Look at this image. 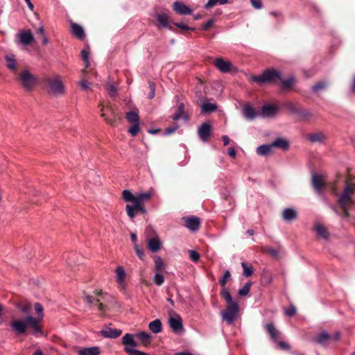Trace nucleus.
<instances>
[{"instance_id": "obj_41", "label": "nucleus", "mask_w": 355, "mask_h": 355, "mask_svg": "<svg viewBox=\"0 0 355 355\" xmlns=\"http://www.w3.org/2000/svg\"><path fill=\"white\" fill-rule=\"evenodd\" d=\"M88 178L87 181L94 183L95 185H99L101 183L100 175L93 171L89 173Z\"/></svg>"}, {"instance_id": "obj_15", "label": "nucleus", "mask_w": 355, "mask_h": 355, "mask_svg": "<svg viewBox=\"0 0 355 355\" xmlns=\"http://www.w3.org/2000/svg\"><path fill=\"white\" fill-rule=\"evenodd\" d=\"M333 336L329 334L327 331H323L318 334L314 338V340L322 346H327V345L332 342Z\"/></svg>"}, {"instance_id": "obj_59", "label": "nucleus", "mask_w": 355, "mask_h": 355, "mask_svg": "<svg viewBox=\"0 0 355 355\" xmlns=\"http://www.w3.org/2000/svg\"><path fill=\"white\" fill-rule=\"evenodd\" d=\"M18 308L24 314H28L31 310V306L28 304L20 305Z\"/></svg>"}, {"instance_id": "obj_35", "label": "nucleus", "mask_w": 355, "mask_h": 355, "mask_svg": "<svg viewBox=\"0 0 355 355\" xmlns=\"http://www.w3.org/2000/svg\"><path fill=\"white\" fill-rule=\"evenodd\" d=\"M149 329L154 334H158L162 331V324L159 319H156L150 322L148 324Z\"/></svg>"}, {"instance_id": "obj_64", "label": "nucleus", "mask_w": 355, "mask_h": 355, "mask_svg": "<svg viewBox=\"0 0 355 355\" xmlns=\"http://www.w3.org/2000/svg\"><path fill=\"white\" fill-rule=\"evenodd\" d=\"M250 3L256 9H261L262 8V3L261 0H250Z\"/></svg>"}, {"instance_id": "obj_25", "label": "nucleus", "mask_w": 355, "mask_h": 355, "mask_svg": "<svg viewBox=\"0 0 355 355\" xmlns=\"http://www.w3.org/2000/svg\"><path fill=\"white\" fill-rule=\"evenodd\" d=\"M100 349L97 346L83 347L78 350V355H99Z\"/></svg>"}, {"instance_id": "obj_50", "label": "nucleus", "mask_w": 355, "mask_h": 355, "mask_svg": "<svg viewBox=\"0 0 355 355\" xmlns=\"http://www.w3.org/2000/svg\"><path fill=\"white\" fill-rule=\"evenodd\" d=\"M35 310L36 313L38 315V317L37 318L39 321L42 320L44 318V309L42 304L40 303H35L34 304Z\"/></svg>"}, {"instance_id": "obj_5", "label": "nucleus", "mask_w": 355, "mask_h": 355, "mask_svg": "<svg viewBox=\"0 0 355 355\" xmlns=\"http://www.w3.org/2000/svg\"><path fill=\"white\" fill-rule=\"evenodd\" d=\"M311 183L315 192L322 193L327 189L328 181L325 175L313 172Z\"/></svg>"}, {"instance_id": "obj_62", "label": "nucleus", "mask_w": 355, "mask_h": 355, "mask_svg": "<svg viewBox=\"0 0 355 355\" xmlns=\"http://www.w3.org/2000/svg\"><path fill=\"white\" fill-rule=\"evenodd\" d=\"M178 128V125L168 127L165 129L164 135H171V134L174 133L177 130Z\"/></svg>"}, {"instance_id": "obj_19", "label": "nucleus", "mask_w": 355, "mask_h": 355, "mask_svg": "<svg viewBox=\"0 0 355 355\" xmlns=\"http://www.w3.org/2000/svg\"><path fill=\"white\" fill-rule=\"evenodd\" d=\"M283 106L286 108L287 110H288L291 113L293 114H298V115H301V116H309V112H306V111H300L297 107L296 105H295L294 103L291 102V101H287L286 103H284Z\"/></svg>"}, {"instance_id": "obj_26", "label": "nucleus", "mask_w": 355, "mask_h": 355, "mask_svg": "<svg viewBox=\"0 0 355 355\" xmlns=\"http://www.w3.org/2000/svg\"><path fill=\"white\" fill-rule=\"evenodd\" d=\"M243 113L245 119L252 121L257 116L255 110L250 105H245L243 108Z\"/></svg>"}, {"instance_id": "obj_36", "label": "nucleus", "mask_w": 355, "mask_h": 355, "mask_svg": "<svg viewBox=\"0 0 355 355\" xmlns=\"http://www.w3.org/2000/svg\"><path fill=\"white\" fill-rule=\"evenodd\" d=\"M6 61V67L10 70L14 71L17 68V61L13 54L5 55Z\"/></svg>"}, {"instance_id": "obj_60", "label": "nucleus", "mask_w": 355, "mask_h": 355, "mask_svg": "<svg viewBox=\"0 0 355 355\" xmlns=\"http://www.w3.org/2000/svg\"><path fill=\"white\" fill-rule=\"evenodd\" d=\"M135 250L136 252V254L137 256L142 259L144 257V250L139 247L138 244H135L134 246Z\"/></svg>"}, {"instance_id": "obj_33", "label": "nucleus", "mask_w": 355, "mask_h": 355, "mask_svg": "<svg viewBox=\"0 0 355 355\" xmlns=\"http://www.w3.org/2000/svg\"><path fill=\"white\" fill-rule=\"evenodd\" d=\"M273 148H278L282 150H287L289 148V143L287 140L278 137L272 143H271Z\"/></svg>"}, {"instance_id": "obj_43", "label": "nucleus", "mask_w": 355, "mask_h": 355, "mask_svg": "<svg viewBox=\"0 0 355 355\" xmlns=\"http://www.w3.org/2000/svg\"><path fill=\"white\" fill-rule=\"evenodd\" d=\"M106 90L109 94V96L112 98H114L117 96L118 94V89L114 85L113 83H109L106 85Z\"/></svg>"}, {"instance_id": "obj_17", "label": "nucleus", "mask_w": 355, "mask_h": 355, "mask_svg": "<svg viewBox=\"0 0 355 355\" xmlns=\"http://www.w3.org/2000/svg\"><path fill=\"white\" fill-rule=\"evenodd\" d=\"M173 9L178 14L181 15H191L192 10L184 3L179 1H175L173 4Z\"/></svg>"}, {"instance_id": "obj_7", "label": "nucleus", "mask_w": 355, "mask_h": 355, "mask_svg": "<svg viewBox=\"0 0 355 355\" xmlns=\"http://www.w3.org/2000/svg\"><path fill=\"white\" fill-rule=\"evenodd\" d=\"M123 200H148L155 197L154 191L150 189L145 192H141L134 196L129 190H124L122 193Z\"/></svg>"}, {"instance_id": "obj_9", "label": "nucleus", "mask_w": 355, "mask_h": 355, "mask_svg": "<svg viewBox=\"0 0 355 355\" xmlns=\"http://www.w3.org/2000/svg\"><path fill=\"white\" fill-rule=\"evenodd\" d=\"M49 87L50 92L54 95H61L64 92V85L59 76L50 80Z\"/></svg>"}, {"instance_id": "obj_48", "label": "nucleus", "mask_w": 355, "mask_h": 355, "mask_svg": "<svg viewBox=\"0 0 355 355\" xmlns=\"http://www.w3.org/2000/svg\"><path fill=\"white\" fill-rule=\"evenodd\" d=\"M241 267L243 268V275L244 277H250L253 272L252 267L247 265L246 263L242 262Z\"/></svg>"}, {"instance_id": "obj_11", "label": "nucleus", "mask_w": 355, "mask_h": 355, "mask_svg": "<svg viewBox=\"0 0 355 355\" xmlns=\"http://www.w3.org/2000/svg\"><path fill=\"white\" fill-rule=\"evenodd\" d=\"M352 202V201H337L336 205L331 206V207L337 215L341 217H345L348 215V207Z\"/></svg>"}, {"instance_id": "obj_38", "label": "nucleus", "mask_w": 355, "mask_h": 355, "mask_svg": "<svg viewBox=\"0 0 355 355\" xmlns=\"http://www.w3.org/2000/svg\"><path fill=\"white\" fill-rule=\"evenodd\" d=\"M217 110V105L215 103H204L201 107V112L203 114L210 113Z\"/></svg>"}, {"instance_id": "obj_16", "label": "nucleus", "mask_w": 355, "mask_h": 355, "mask_svg": "<svg viewBox=\"0 0 355 355\" xmlns=\"http://www.w3.org/2000/svg\"><path fill=\"white\" fill-rule=\"evenodd\" d=\"M168 322L171 328L175 333H179L183 330L182 321L180 315H176L175 317H170Z\"/></svg>"}, {"instance_id": "obj_61", "label": "nucleus", "mask_w": 355, "mask_h": 355, "mask_svg": "<svg viewBox=\"0 0 355 355\" xmlns=\"http://www.w3.org/2000/svg\"><path fill=\"white\" fill-rule=\"evenodd\" d=\"M174 25L178 28H181L182 30H185V31H194L195 30L194 28L189 27L183 23H174Z\"/></svg>"}, {"instance_id": "obj_47", "label": "nucleus", "mask_w": 355, "mask_h": 355, "mask_svg": "<svg viewBox=\"0 0 355 355\" xmlns=\"http://www.w3.org/2000/svg\"><path fill=\"white\" fill-rule=\"evenodd\" d=\"M163 268H164L163 260L160 257L157 256L155 259V272H162Z\"/></svg>"}, {"instance_id": "obj_37", "label": "nucleus", "mask_w": 355, "mask_h": 355, "mask_svg": "<svg viewBox=\"0 0 355 355\" xmlns=\"http://www.w3.org/2000/svg\"><path fill=\"white\" fill-rule=\"evenodd\" d=\"M272 282V276L266 270H263L261 275V283L263 286H268Z\"/></svg>"}, {"instance_id": "obj_46", "label": "nucleus", "mask_w": 355, "mask_h": 355, "mask_svg": "<svg viewBox=\"0 0 355 355\" xmlns=\"http://www.w3.org/2000/svg\"><path fill=\"white\" fill-rule=\"evenodd\" d=\"M135 336L143 343L148 342L151 338L150 334L146 331L138 332L135 334Z\"/></svg>"}, {"instance_id": "obj_55", "label": "nucleus", "mask_w": 355, "mask_h": 355, "mask_svg": "<svg viewBox=\"0 0 355 355\" xmlns=\"http://www.w3.org/2000/svg\"><path fill=\"white\" fill-rule=\"evenodd\" d=\"M139 130V123H133V125L129 128L128 132L132 136L135 137L137 135Z\"/></svg>"}, {"instance_id": "obj_39", "label": "nucleus", "mask_w": 355, "mask_h": 355, "mask_svg": "<svg viewBox=\"0 0 355 355\" xmlns=\"http://www.w3.org/2000/svg\"><path fill=\"white\" fill-rule=\"evenodd\" d=\"M308 139L312 143L322 142L324 139V136L321 132H317L309 135Z\"/></svg>"}, {"instance_id": "obj_10", "label": "nucleus", "mask_w": 355, "mask_h": 355, "mask_svg": "<svg viewBox=\"0 0 355 355\" xmlns=\"http://www.w3.org/2000/svg\"><path fill=\"white\" fill-rule=\"evenodd\" d=\"M184 225L191 232H196L198 230L200 221L199 218L195 216H184L182 218Z\"/></svg>"}, {"instance_id": "obj_1", "label": "nucleus", "mask_w": 355, "mask_h": 355, "mask_svg": "<svg viewBox=\"0 0 355 355\" xmlns=\"http://www.w3.org/2000/svg\"><path fill=\"white\" fill-rule=\"evenodd\" d=\"M11 330L17 335H24L31 329L32 334L38 336L43 334L39 324V320L32 315H27L24 319L12 318L10 322Z\"/></svg>"}, {"instance_id": "obj_30", "label": "nucleus", "mask_w": 355, "mask_h": 355, "mask_svg": "<svg viewBox=\"0 0 355 355\" xmlns=\"http://www.w3.org/2000/svg\"><path fill=\"white\" fill-rule=\"evenodd\" d=\"M236 312H232L230 310H224L222 311L221 315L223 317V319L225 320L229 324H231L234 322L236 318Z\"/></svg>"}, {"instance_id": "obj_8", "label": "nucleus", "mask_w": 355, "mask_h": 355, "mask_svg": "<svg viewBox=\"0 0 355 355\" xmlns=\"http://www.w3.org/2000/svg\"><path fill=\"white\" fill-rule=\"evenodd\" d=\"M131 202L132 204H128L126 205V211L128 216L132 220L138 214H144L146 212V209L142 203L144 201Z\"/></svg>"}, {"instance_id": "obj_27", "label": "nucleus", "mask_w": 355, "mask_h": 355, "mask_svg": "<svg viewBox=\"0 0 355 355\" xmlns=\"http://www.w3.org/2000/svg\"><path fill=\"white\" fill-rule=\"evenodd\" d=\"M99 296H100V293H97V294H96L95 296L85 295L84 297H85V300L87 301V302L89 304H92L95 302H97L98 310L101 311H104V306H103V304L101 302H100L101 299H100Z\"/></svg>"}, {"instance_id": "obj_18", "label": "nucleus", "mask_w": 355, "mask_h": 355, "mask_svg": "<svg viewBox=\"0 0 355 355\" xmlns=\"http://www.w3.org/2000/svg\"><path fill=\"white\" fill-rule=\"evenodd\" d=\"M100 334L104 338H116L121 336V334H122V331L118 329H112L110 327H107L105 329H102L100 331Z\"/></svg>"}, {"instance_id": "obj_31", "label": "nucleus", "mask_w": 355, "mask_h": 355, "mask_svg": "<svg viewBox=\"0 0 355 355\" xmlns=\"http://www.w3.org/2000/svg\"><path fill=\"white\" fill-rule=\"evenodd\" d=\"M148 249L153 252H155L160 250L161 248V242L158 239L151 238L148 239L147 243Z\"/></svg>"}, {"instance_id": "obj_2", "label": "nucleus", "mask_w": 355, "mask_h": 355, "mask_svg": "<svg viewBox=\"0 0 355 355\" xmlns=\"http://www.w3.org/2000/svg\"><path fill=\"white\" fill-rule=\"evenodd\" d=\"M341 178V175L337 173L336 178L331 183V188L335 196L338 197V200H352L355 197V180L347 179L345 181V187L342 192H339L337 182Z\"/></svg>"}, {"instance_id": "obj_40", "label": "nucleus", "mask_w": 355, "mask_h": 355, "mask_svg": "<svg viewBox=\"0 0 355 355\" xmlns=\"http://www.w3.org/2000/svg\"><path fill=\"white\" fill-rule=\"evenodd\" d=\"M125 117L127 120L132 123H139V117L138 113L135 111H130L126 113Z\"/></svg>"}, {"instance_id": "obj_32", "label": "nucleus", "mask_w": 355, "mask_h": 355, "mask_svg": "<svg viewBox=\"0 0 355 355\" xmlns=\"http://www.w3.org/2000/svg\"><path fill=\"white\" fill-rule=\"evenodd\" d=\"M261 110L263 115L268 117L274 116L277 111V108L275 105L267 104L262 106Z\"/></svg>"}, {"instance_id": "obj_42", "label": "nucleus", "mask_w": 355, "mask_h": 355, "mask_svg": "<svg viewBox=\"0 0 355 355\" xmlns=\"http://www.w3.org/2000/svg\"><path fill=\"white\" fill-rule=\"evenodd\" d=\"M228 3V0H209L205 4L206 9H210L216 5H225Z\"/></svg>"}, {"instance_id": "obj_14", "label": "nucleus", "mask_w": 355, "mask_h": 355, "mask_svg": "<svg viewBox=\"0 0 355 355\" xmlns=\"http://www.w3.org/2000/svg\"><path fill=\"white\" fill-rule=\"evenodd\" d=\"M116 279L119 286L124 289L126 286V272L122 266H118L115 269Z\"/></svg>"}, {"instance_id": "obj_6", "label": "nucleus", "mask_w": 355, "mask_h": 355, "mask_svg": "<svg viewBox=\"0 0 355 355\" xmlns=\"http://www.w3.org/2000/svg\"><path fill=\"white\" fill-rule=\"evenodd\" d=\"M19 78L23 87L27 91L31 90L37 80L36 77L27 69L24 70L19 74Z\"/></svg>"}, {"instance_id": "obj_44", "label": "nucleus", "mask_w": 355, "mask_h": 355, "mask_svg": "<svg viewBox=\"0 0 355 355\" xmlns=\"http://www.w3.org/2000/svg\"><path fill=\"white\" fill-rule=\"evenodd\" d=\"M153 283L157 286H161L164 284V277L162 272H155V274L153 279Z\"/></svg>"}, {"instance_id": "obj_23", "label": "nucleus", "mask_w": 355, "mask_h": 355, "mask_svg": "<svg viewBox=\"0 0 355 355\" xmlns=\"http://www.w3.org/2000/svg\"><path fill=\"white\" fill-rule=\"evenodd\" d=\"M20 42L24 45H30L33 41L34 37L31 32L22 31L19 34Z\"/></svg>"}, {"instance_id": "obj_34", "label": "nucleus", "mask_w": 355, "mask_h": 355, "mask_svg": "<svg viewBox=\"0 0 355 355\" xmlns=\"http://www.w3.org/2000/svg\"><path fill=\"white\" fill-rule=\"evenodd\" d=\"M156 19L164 28H169L170 30H173L171 26H168V16L166 13L157 14L156 15Z\"/></svg>"}, {"instance_id": "obj_22", "label": "nucleus", "mask_w": 355, "mask_h": 355, "mask_svg": "<svg viewBox=\"0 0 355 355\" xmlns=\"http://www.w3.org/2000/svg\"><path fill=\"white\" fill-rule=\"evenodd\" d=\"M264 327L270 335L271 340L277 342L280 332L275 328V325L272 323H268L265 324Z\"/></svg>"}, {"instance_id": "obj_29", "label": "nucleus", "mask_w": 355, "mask_h": 355, "mask_svg": "<svg viewBox=\"0 0 355 355\" xmlns=\"http://www.w3.org/2000/svg\"><path fill=\"white\" fill-rule=\"evenodd\" d=\"M282 216L286 221H293L297 218V211L293 208H286L282 213Z\"/></svg>"}, {"instance_id": "obj_63", "label": "nucleus", "mask_w": 355, "mask_h": 355, "mask_svg": "<svg viewBox=\"0 0 355 355\" xmlns=\"http://www.w3.org/2000/svg\"><path fill=\"white\" fill-rule=\"evenodd\" d=\"M295 313H296V309H295V306H291L290 307H288V309H286L285 310V313L288 316H293V315L295 314Z\"/></svg>"}, {"instance_id": "obj_12", "label": "nucleus", "mask_w": 355, "mask_h": 355, "mask_svg": "<svg viewBox=\"0 0 355 355\" xmlns=\"http://www.w3.org/2000/svg\"><path fill=\"white\" fill-rule=\"evenodd\" d=\"M214 65L222 73H228L231 71L232 64L221 58H216L214 60Z\"/></svg>"}, {"instance_id": "obj_24", "label": "nucleus", "mask_w": 355, "mask_h": 355, "mask_svg": "<svg viewBox=\"0 0 355 355\" xmlns=\"http://www.w3.org/2000/svg\"><path fill=\"white\" fill-rule=\"evenodd\" d=\"M272 145L271 144H263L257 148V154L259 156H268L272 152Z\"/></svg>"}, {"instance_id": "obj_56", "label": "nucleus", "mask_w": 355, "mask_h": 355, "mask_svg": "<svg viewBox=\"0 0 355 355\" xmlns=\"http://www.w3.org/2000/svg\"><path fill=\"white\" fill-rule=\"evenodd\" d=\"M200 254L193 250H189V258L194 262H198L200 259Z\"/></svg>"}, {"instance_id": "obj_54", "label": "nucleus", "mask_w": 355, "mask_h": 355, "mask_svg": "<svg viewBox=\"0 0 355 355\" xmlns=\"http://www.w3.org/2000/svg\"><path fill=\"white\" fill-rule=\"evenodd\" d=\"M221 296L225 300L226 302H229L233 300L230 293L227 291V289L225 287L223 288L221 291Z\"/></svg>"}, {"instance_id": "obj_49", "label": "nucleus", "mask_w": 355, "mask_h": 355, "mask_svg": "<svg viewBox=\"0 0 355 355\" xmlns=\"http://www.w3.org/2000/svg\"><path fill=\"white\" fill-rule=\"evenodd\" d=\"M328 85V83L326 81H320L313 85L312 90L315 92H318L320 90L324 89Z\"/></svg>"}, {"instance_id": "obj_3", "label": "nucleus", "mask_w": 355, "mask_h": 355, "mask_svg": "<svg viewBox=\"0 0 355 355\" xmlns=\"http://www.w3.org/2000/svg\"><path fill=\"white\" fill-rule=\"evenodd\" d=\"M282 73L279 71L274 69H267L263 72L261 76H254L251 77L253 82L263 83H277L281 80Z\"/></svg>"}, {"instance_id": "obj_57", "label": "nucleus", "mask_w": 355, "mask_h": 355, "mask_svg": "<svg viewBox=\"0 0 355 355\" xmlns=\"http://www.w3.org/2000/svg\"><path fill=\"white\" fill-rule=\"evenodd\" d=\"M81 55H82L83 60V61L85 62V67H88L89 65V51H87L86 49H83L81 51Z\"/></svg>"}, {"instance_id": "obj_21", "label": "nucleus", "mask_w": 355, "mask_h": 355, "mask_svg": "<svg viewBox=\"0 0 355 355\" xmlns=\"http://www.w3.org/2000/svg\"><path fill=\"white\" fill-rule=\"evenodd\" d=\"M314 230L317 236L325 241H327L329 238V234L327 228L322 225L318 223L314 227Z\"/></svg>"}, {"instance_id": "obj_13", "label": "nucleus", "mask_w": 355, "mask_h": 355, "mask_svg": "<svg viewBox=\"0 0 355 355\" xmlns=\"http://www.w3.org/2000/svg\"><path fill=\"white\" fill-rule=\"evenodd\" d=\"M211 126L207 123H202L198 129V134L199 137L204 142L207 141L211 136Z\"/></svg>"}, {"instance_id": "obj_51", "label": "nucleus", "mask_w": 355, "mask_h": 355, "mask_svg": "<svg viewBox=\"0 0 355 355\" xmlns=\"http://www.w3.org/2000/svg\"><path fill=\"white\" fill-rule=\"evenodd\" d=\"M251 286H252V283L251 282H247L241 288H240L238 291V293L241 295V296H245L248 294L250 290V288H251Z\"/></svg>"}, {"instance_id": "obj_20", "label": "nucleus", "mask_w": 355, "mask_h": 355, "mask_svg": "<svg viewBox=\"0 0 355 355\" xmlns=\"http://www.w3.org/2000/svg\"><path fill=\"white\" fill-rule=\"evenodd\" d=\"M180 119L185 121H188L189 119V114L184 111V104L183 103L179 104L178 110L173 116V119L174 121H178Z\"/></svg>"}, {"instance_id": "obj_52", "label": "nucleus", "mask_w": 355, "mask_h": 355, "mask_svg": "<svg viewBox=\"0 0 355 355\" xmlns=\"http://www.w3.org/2000/svg\"><path fill=\"white\" fill-rule=\"evenodd\" d=\"M226 303H227V307L225 309L232 311V312L238 313L239 305L236 301L232 300L231 302H226Z\"/></svg>"}, {"instance_id": "obj_53", "label": "nucleus", "mask_w": 355, "mask_h": 355, "mask_svg": "<svg viewBox=\"0 0 355 355\" xmlns=\"http://www.w3.org/2000/svg\"><path fill=\"white\" fill-rule=\"evenodd\" d=\"M230 277H231L230 272L229 270H226L224 272L223 276L219 281L220 285L221 286H223V288H225L226 286L227 282L230 279Z\"/></svg>"}, {"instance_id": "obj_58", "label": "nucleus", "mask_w": 355, "mask_h": 355, "mask_svg": "<svg viewBox=\"0 0 355 355\" xmlns=\"http://www.w3.org/2000/svg\"><path fill=\"white\" fill-rule=\"evenodd\" d=\"M148 85H149V89H150V93H149V95H148V98L150 99H152L155 96V85L154 83H153L151 81L148 82Z\"/></svg>"}, {"instance_id": "obj_28", "label": "nucleus", "mask_w": 355, "mask_h": 355, "mask_svg": "<svg viewBox=\"0 0 355 355\" xmlns=\"http://www.w3.org/2000/svg\"><path fill=\"white\" fill-rule=\"evenodd\" d=\"M71 31L73 35L78 38V39H83L85 36V31L83 28V27L76 23H71Z\"/></svg>"}, {"instance_id": "obj_45", "label": "nucleus", "mask_w": 355, "mask_h": 355, "mask_svg": "<svg viewBox=\"0 0 355 355\" xmlns=\"http://www.w3.org/2000/svg\"><path fill=\"white\" fill-rule=\"evenodd\" d=\"M282 83V89H288L291 87L293 84L295 83V78L293 77H289L286 79L279 80Z\"/></svg>"}, {"instance_id": "obj_4", "label": "nucleus", "mask_w": 355, "mask_h": 355, "mask_svg": "<svg viewBox=\"0 0 355 355\" xmlns=\"http://www.w3.org/2000/svg\"><path fill=\"white\" fill-rule=\"evenodd\" d=\"M121 343L125 346L124 351L130 355H148V354L135 349L137 343L134 340V336L131 334H125L121 340Z\"/></svg>"}]
</instances>
